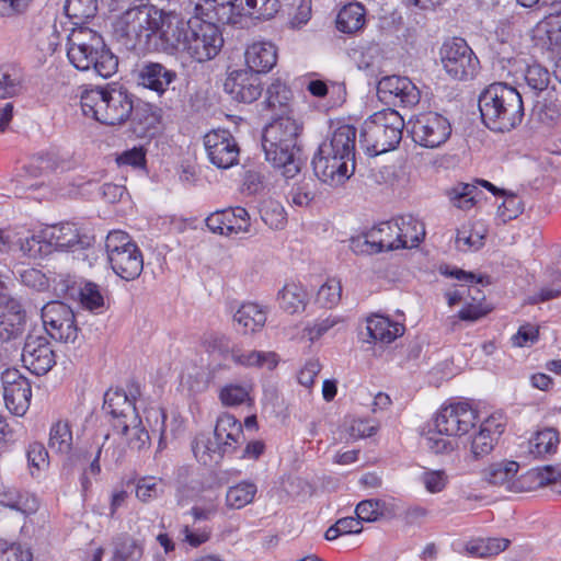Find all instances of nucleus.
Instances as JSON below:
<instances>
[{
    "label": "nucleus",
    "instance_id": "nucleus-1",
    "mask_svg": "<svg viewBox=\"0 0 561 561\" xmlns=\"http://www.w3.org/2000/svg\"><path fill=\"white\" fill-rule=\"evenodd\" d=\"M162 53L186 55L193 61L203 64L213 60L224 46L220 28L213 22L197 16L187 21L174 14L163 34Z\"/></svg>",
    "mask_w": 561,
    "mask_h": 561
},
{
    "label": "nucleus",
    "instance_id": "nucleus-2",
    "mask_svg": "<svg viewBox=\"0 0 561 561\" xmlns=\"http://www.w3.org/2000/svg\"><path fill=\"white\" fill-rule=\"evenodd\" d=\"M174 14L154 5H135L117 16L114 33L129 48L162 53L163 34Z\"/></svg>",
    "mask_w": 561,
    "mask_h": 561
},
{
    "label": "nucleus",
    "instance_id": "nucleus-3",
    "mask_svg": "<svg viewBox=\"0 0 561 561\" xmlns=\"http://www.w3.org/2000/svg\"><path fill=\"white\" fill-rule=\"evenodd\" d=\"M67 57L80 71H92L101 78H110L118 68L117 57L107 48L103 37L91 28L73 30L68 36Z\"/></svg>",
    "mask_w": 561,
    "mask_h": 561
},
{
    "label": "nucleus",
    "instance_id": "nucleus-4",
    "mask_svg": "<svg viewBox=\"0 0 561 561\" xmlns=\"http://www.w3.org/2000/svg\"><path fill=\"white\" fill-rule=\"evenodd\" d=\"M479 110L485 126L500 133L515 128L524 116L522 95L502 82L492 83L481 92Z\"/></svg>",
    "mask_w": 561,
    "mask_h": 561
},
{
    "label": "nucleus",
    "instance_id": "nucleus-5",
    "mask_svg": "<svg viewBox=\"0 0 561 561\" xmlns=\"http://www.w3.org/2000/svg\"><path fill=\"white\" fill-rule=\"evenodd\" d=\"M80 104L85 116L105 125L126 122L134 110L133 95L123 87L85 90L81 94Z\"/></svg>",
    "mask_w": 561,
    "mask_h": 561
},
{
    "label": "nucleus",
    "instance_id": "nucleus-6",
    "mask_svg": "<svg viewBox=\"0 0 561 561\" xmlns=\"http://www.w3.org/2000/svg\"><path fill=\"white\" fill-rule=\"evenodd\" d=\"M355 167V142H320L312 159L314 175L331 188L344 186Z\"/></svg>",
    "mask_w": 561,
    "mask_h": 561
},
{
    "label": "nucleus",
    "instance_id": "nucleus-7",
    "mask_svg": "<svg viewBox=\"0 0 561 561\" xmlns=\"http://www.w3.org/2000/svg\"><path fill=\"white\" fill-rule=\"evenodd\" d=\"M105 248L112 270L122 279L134 280L141 274V251L126 232L111 231L106 237Z\"/></svg>",
    "mask_w": 561,
    "mask_h": 561
},
{
    "label": "nucleus",
    "instance_id": "nucleus-8",
    "mask_svg": "<svg viewBox=\"0 0 561 561\" xmlns=\"http://www.w3.org/2000/svg\"><path fill=\"white\" fill-rule=\"evenodd\" d=\"M440 60L446 73L455 80L473 79L480 69V61L474 51L459 37L444 43L440 48Z\"/></svg>",
    "mask_w": 561,
    "mask_h": 561
},
{
    "label": "nucleus",
    "instance_id": "nucleus-9",
    "mask_svg": "<svg viewBox=\"0 0 561 561\" xmlns=\"http://www.w3.org/2000/svg\"><path fill=\"white\" fill-rule=\"evenodd\" d=\"M399 226L394 219L374 226L363 236L351 239L350 247L356 254H376L402 249Z\"/></svg>",
    "mask_w": 561,
    "mask_h": 561
},
{
    "label": "nucleus",
    "instance_id": "nucleus-10",
    "mask_svg": "<svg viewBox=\"0 0 561 561\" xmlns=\"http://www.w3.org/2000/svg\"><path fill=\"white\" fill-rule=\"evenodd\" d=\"M46 333L56 341L73 343L78 337V327L72 309L61 301H50L41 310Z\"/></svg>",
    "mask_w": 561,
    "mask_h": 561
},
{
    "label": "nucleus",
    "instance_id": "nucleus-11",
    "mask_svg": "<svg viewBox=\"0 0 561 561\" xmlns=\"http://www.w3.org/2000/svg\"><path fill=\"white\" fill-rule=\"evenodd\" d=\"M477 411L467 402H456L442 407L434 419L438 434L461 436L472 428L477 421Z\"/></svg>",
    "mask_w": 561,
    "mask_h": 561
},
{
    "label": "nucleus",
    "instance_id": "nucleus-12",
    "mask_svg": "<svg viewBox=\"0 0 561 561\" xmlns=\"http://www.w3.org/2000/svg\"><path fill=\"white\" fill-rule=\"evenodd\" d=\"M379 100L388 105L402 108H412L421 100V91L408 78L400 76H387L377 84Z\"/></svg>",
    "mask_w": 561,
    "mask_h": 561
},
{
    "label": "nucleus",
    "instance_id": "nucleus-13",
    "mask_svg": "<svg viewBox=\"0 0 561 561\" xmlns=\"http://www.w3.org/2000/svg\"><path fill=\"white\" fill-rule=\"evenodd\" d=\"M1 380L7 409L16 416H23L30 408L32 398L28 379L18 369H7L2 373Z\"/></svg>",
    "mask_w": 561,
    "mask_h": 561
},
{
    "label": "nucleus",
    "instance_id": "nucleus-14",
    "mask_svg": "<svg viewBox=\"0 0 561 561\" xmlns=\"http://www.w3.org/2000/svg\"><path fill=\"white\" fill-rule=\"evenodd\" d=\"M261 146L266 161L282 169L286 179H294L301 171L305 159L297 142H261Z\"/></svg>",
    "mask_w": 561,
    "mask_h": 561
},
{
    "label": "nucleus",
    "instance_id": "nucleus-15",
    "mask_svg": "<svg viewBox=\"0 0 561 561\" xmlns=\"http://www.w3.org/2000/svg\"><path fill=\"white\" fill-rule=\"evenodd\" d=\"M22 362L34 375L47 374L56 364L48 339L45 335L28 334L22 351Z\"/></svg>",
    "mask_w": 561,
    "mask_h": 561
},
{
    "label": "nucleus",
    "instance_id": "nucleus-16",
    "mask_svg": "<svg viewBox=\"0 0 561 561\" xmlns=\"http://www.w3.org/2000/svg\"><path fill=\"white\" fill-rule=\"evenodd\" d=\"M140 396V388L136 382L128 385V392L122 389H110L104 394L103 410L118 424L119 421H138L136 400Z\"/></svg>",
    "mask_w": 561,
    "mask_h": 561
},
{
    "label": "nucleus",
    "instance_id": "nucleus-17",
    "mask_svg": "<svg viewBox=\"0 0 561 561\" xmlns=\"http://www.w3.org/2000/svg\"><path fill=\"white\" fill-rule=\"evenodd\" d=\"M71 425L66 420H58L49 430L48 447L53 453L66 456L67 465L76 466L81 460H89L92 454L85 449H73Z\"/></svg>",
    "mask_w": 561,
    "mask_h": 561
},
{
    "label": "nucleus",
    "instance_id": "nucleus-18",
    "mask_svg": "<svg viewBox=\"0 0 561 561\" xmlns=\"http://www.w3.org/2000/svg\"><path fill=\"white\" fill-rule=\"evenodd\" d=\"M205 222L210 231L221 236L251 232L250 215L243 207L217 210L210 214Z\"/></svg>",
    "mask_w": 561,
    "mask_h": 561
},
{
    "label": "nucleus",
    "instance_id": "nucleus-19",
    "mask_svg": "<svg viewBox=\"0 0 561 561\" xmlns=\"http://www.w3.org/2000/svg\"><path fill=\"white\" fill-rule=\"evenodd\" d=\"M42 239L60 250L87 249L93 241L90 236L82 233L78 226L72 222L51 226L42 232Z\"/></svg>",
    "mask_w": 561,
    "mask_h": 561
},
{
    "label": "nucleus",
    "instance_id": "nucleus-20",
    "mask_svg": "<svg viewBox=\"0 0 561 561\" xmlns=\"http://www.w3.org/2000/svg\"><path fill=\"white\" fill-rule=\"evenodd\" d=\"M225 91L233 100L243 103H252L257 100L263 91L261 78L257 73L240 70L233 71L225 81Z\"/></svg>",
    "mask_w": 561,
    "mask_h": 561
},
{
    "label": "nucleus",
    "instance_id": "nucleus-21",
    "mask_svg": "<svg viewBox=\"0 0 561 561\" xmlns=\"http://www.w3.org/2000/svg\"><path fill=\"white\" fill-rule=\"evenodd\" d=\"M25 312L19 300L0 294V341L7 342L22 334Z\"/></svg>",
    "mask_w": 561,
    "mask_h": 561
},
{
    "label": "nucleus",
    "instance_id": "nucleus-22",
    "mask_svg": "<svg viewBox=\"0 0 561 561\" xmlns=\"http://www.w3.org/2000/svg\"><path fill=\"white\" fill-rule=\"evenodd\" d=\"M505 420L502 414H493L485 419L471 440V454L478 459L489 455L499 437L504 432Z\"/></svg>",
    "mask_w": 561,
    "mask_h": 561
},
{
    "label": "nucleus",
    "instance_id": "nucleus-23",
    "mask_svg": "<svg viewBox=\"0 0 561 561\" xmlns=\"http://www.w3.org/2000/svg\"><path fill=\"white\" fill-rule=\"evenodd\" d=\"M176 80L178 72L160 62H145L137 72L138 84L156 92L158 95L164 94Z\"/></svg>",
    "mask_w": 561,
    "mask_h": 561
},
{
    "label": "nucleus",
    "instance_id": "nucleus-24",
    "mask_svg": "<svg viewBox=\"0 0 561 561\" xmlns=\"http://www.w3.org/2000/svg\"><path fill=\"white\" fill-rule=\"evenodd\" d=\"M519 465L513 460H501L488 466L482 474L483 479L496 486H504L508 491H518L520 486L517 484L516 476Z\"/></svg>",
    "mask_w": 561,
    "mask_h": 561
},
{
    "label": "nucleus",
    "instance_id": "nucleus-25",
    "mask_svg": "<svg viewBox=\"0 0 561 561\" xmlns=\"http://www.w3.org/2000/svg\"><path fill=\"white\" fill-rule=\"evenodd\" d=\"M250 71L260 75L270 71L277 61V50L271 42H254L245 50Z\"/></svg>",
    "mask_w": 561,
    "mask_h": 561
},
{
    "label": "nucleus",
    "instance_id": "nucleus-26",
    "mask_svg": "<svg viewBox=\"0 0 561 561\" xmlns=\"http://www.w3.org/2000/svg\"><path fill=\"white\" fill-rule=\"evenodd\" d=\"M25 88L24 69L15 62L0 65V99H11L20 95Z\"/></svg>",
    "mask_w": 561,
    "mask_h": 561
},
{
    "label": "nucleus",
    "instance_id": "nucleus-27",
    "mask_svg": "<svg viewBox=\"0 0 561 561\" xmlns=\"http://www.w3.org/2000/svg\"><path fill=\"white\" fill-rule=\"evenodd\" d=\"M16 236L18 233L11 230L0 229V253H7L18 244L20 251L28 257L37 259L43 254V240L39 236L31 234L19 239Z\"/></svg>",
    "mask_w": 561,
    "mask_h": 561
},
{
    "label": "nucleus",
    "instance_id": "nucleus-28",
    "mask_svg": "<svg viewBox=\"0 0 561 561\" xmlns=\"http://www.w3.org/2000/svg\"><path fill=\"white\" fill-rule=\"evenodd\" d=\"M242 437V425L232 414L224 413L217 419L214 438L224 446V449H233Z\"/></svg>",
    "mask_w": 561,
    "mask_h": 561
},
{
    "label": "nucleus",
    "instance_id": "nucleus-29",
    "mask_svg": "<svg viewBox=\"0 0 561 561\" xmlns=\"http://www.w3.org/2000/svg\"><path fill=\"white\" fill-rule=\"evenodd\" d=\"M366 23V10L359 2H351L344 5L336 16V27L340 32L353 34L364 27Z\"/></svg>",
    "mask_w": 561,
    "mask_h": 561
},
{
    "label": "nucleus",
    "instance_id": "nucleus-30",
    "mask_svg": "<svg viewBox=\"0 0 561 561\" xmlns=\"http://www.w3.org/2000/svg\"><path fill=\"white\" fill-rule=\"evenodd\" d=\"M114 430L126 437L128 447L133 450H144L150 446V436L148 431L142 426L141 420L138 421H119L118 424H113Z\"/></svg>",
    "mask_w": 561,
    "mask_h": 561
},
{
    "label": "nucleus",
    "instance_id": "nucleus-31",
    "mask_svg": "<svg viewBox=\"0 0 561 561\" xmlns=\"http://www.w3.org/2000/svg\"><path fill=\"white\" fill-rule=\"evenodd\" d=\"M209 161L219 169H229L238 163V142H204Z\"/></svg>",
    "mask_w": 561,
    "mask_h": 561
},
{
    "label": "nucleus",
    "instance_id": "nucleus-32",
    "mask_svg": "<svg viewBox=\"0 0 561 561\" xmlns=\"http://www.w3.org/2000/svg\"><path fill=\"white\" fill-rule=\"evenodd\" d=\"M302 125L288 116H279L265 126L262 140H290L301 135Z\"/></svg>",
    "mask_w": 561,
    "mask_h": 561
},
{
    "label": "nucleus",
    "instance_id": "nucleus-33",
    "mask_svg": "<svg viewBox=\"0 0 561 561\" xmlns=\"http://www.w3.org/2000/svg\"><path fill=\"white\" fill-rule=\"evenodd\" d=\"M367 332L373 341H380L382 343H390L398 336H401L404 327L391 322L388 318L381 316H374L367 320Z\"/></svg>",
    "mask_w": 561,
    "mask_h": 561
},
{
    "label": "nucleus",
    "instance_id": "nucleus-34",
    "mask_svg": "<svg viewBox=\"0 0 561 561\" xmlns=\"http://www.w3.org/2000/svg\"><path fill=\"white\" fill-rule=\"evenodd\" d=\"M233 320L242 328L243 333H254L266 322V312L254 302H247L236 311Z\"/></svg>",
    "mask_w": 561,
    "mask_h": 561
},
{
    "label": "nucleus",
    "instance_id": "nucleus-35",
    "mask_svg": "<svg viewBox=\"0 0 561 561\" xmlns=\"http://www.w3.org/2000/svg\"><path fill=\"white\" fill-rule=\"evenodd\" d=\"M277 300L280 309L294 314L305 310L308 294L300 284L287 283L278 291Z\"/></svg>",
    "mask_w": 561,
    "mask_h": 561
},
{
    "label": "nucleus",
    "instance_id": "nucleus-36",
    "mask_svg": "<svg viewBox=\"0 0 561 561\" xmlns=\"http://www.w3.org/2000/svg\"><path fill=\"white\" fill-rule=\"evenodd\" d=\"M415 133H421L424 139L433 137L437 140H448L451 135V125L449 121L440 114H430L423 121H419L414 126Z\"/></svg>",
    "mask_w": 561,
    "mask_h": 561
},
{
    "label": "nucleus",
    "instance_id": "nucleus-37",
    "mask_svg": "<svg viewBox=\"0 0 561 561\" xmlns=\"http://www.w3.org/2000/svg\"><path fill=\"white\" fill-rule=\"evenodd\" d=\"M486 229L480 224H465L457 229L456 247L462 252L477 251L484 244Z\"/></svg>",
    "mask_w": 561,
    "mask_h": 561
},
{
    "label": "nucleus",
    "instance_id": "nucleus-38",
    "mask_svg": "<svg viewBox=\"0 0 561 561\" xmlns=\"http://www.w3.org/2000/svg\"><path fill=\"white\" fill-rule=\"evenodd\" d=\"M399 226L400 239L403 243L402 249H412L420 244L425 236L423 222L411 215L394 219Z\"/></svg>",
    "mask_w": 561,
    "mask_h": 561
},
{
    "label": "nucleus",
    "instance_id": "nucleus-39",
    "mask_svg": "<svg viewBox=\"0 0 561 561\" xmlns=\"http://www.w3.org/2000/svg\"><path fill=\"white\" fill-rule=\"evenodd\" d=\"M192 450L199 462L210 465L221 458L222 454L228 449H224V446L217 439L213 440L210 437L202 434L195 437Z\"/></svg>",
    "mask_w": 561,
    "mask_h": 561
},
{
    "label": "nucleus",
    "instance_id": "nucleus-40",
    "mask_svg": "<svg viewBox=\"0 0 561 561\" xmlns=\"http://www.w3.org/2000/svg\"><path fill=\"white\" fill-rule=\"evenodd\" d=\"M176 500L179 505H185L195 499L201 491V482L194 477L188 467H181L176 473Z\"/></svg>",
    "mask_w": 561,
    "mask_h": 561
},
{
    "label": "nucleus",
    "instance_id": "nucleus-41",
    "mask_svg": "<svg viewBox=\"0 0 561 561\" xmlns=\"http://www.w3.org/2000/svg\"><path fill=\"white\" fill-rule=\"evenodd\" d=\"M511 541L505 538H476L466 543V551L472 557L486 558L507 549Z\"/></svg>",
    "mask_w": 561,
    "mask_h": 561
},
{
    "label": "nucleus",
    "instance_id": "nucleus-42",
    "mask_svg": "<svg viewBox=\"0 0 561 561\" xmlns=\"http://www.w3.org/2000/svg\"><path fill=\"white\" fill-rule=\"evenodd\" d=\"M559 433L554 428L538 431L529 440V453L535 457H545L557 451Z\"/></svg>",
    "mask_w": 561,
    "mask_h": 561
},
{
    "label": "nucleus",
    "instance_id": "nucleus-43",
    "mask_svg": "<svg viewBox=\"0 0 561 561\" xmlns=\"http://www.w3.org/2000/svg\"><path fill=\"white\" fill-rule=\"evenodd\" d=\"M232 360L244 367H265L270 370L277 365L276 354L263 351L233 352Z\"/></svg>",
    "mask_w": 561,
    "mask_h": 561
},
{
    "label": "nucleus",
    "instance_id": "nucleus-44",
    "mask_svg": "<svg viewBox=\"0 0 561 561\" xmlns=\"http://www.w3.org/2000/svg\"><path fill=\"white\" fill-rule=\"evenodd\" d=\"M257 492L253 482L242 481L230 486L226 493V505L231 510H240L252 503Z\"/></svg>",
    "mask_w": 561,
    "mask_h": 561
},
{
    "label": "nucleus",
    "instance_id": "nucleus-45",
    "mask_svg": "<svg viewBox=\"0 0 561 561\" xmlns=\"http://www.w3.org/2000/svg\"><path fill=\"white\" fill-rule=\"evenodd\" d=\"M65 160L59 159L54 153H43L33 158L32 161L24 167V171L30 178H39L57 171L58 169H65Z\"/></svg>",
    "mask_w": 561,
    "mask_h": 561
},
{
    "label": "nucleus",
    "instance_id": "nucleus-46",
    "mask_svg": "<svg viewBox=\"0 0 561 561\" xmlns=\"http://www.w3.org/2000/svg\"><path fill=\"white\" fill-rule=\"evenodd\" d=\"M133 131L137 138L151 140L157 136L159 118L147 110H136L131 121Z\"/></svg>",
    "mask_w": 561,
    "mask_h": 561
},
{
    "label": "nucleus",
    "instance_id": "nucleus-47",
    "mask_svg": "<svg viewBox=\"0 0 561 561\" xmlns=\"http://www.w3.org/2000/svg\"><path fill=\"white\" fill-rule=\"evenodd\" d=\"M144 556L142 545L130 536L116 539L115 550L111 561H140Z\"/></svg>",
    "mask_w": 561,
    "mask_h": 561
},
{
    "label": "nucleus",
    "instance_id": "nucleus-48",
    "mask_svg": "<svg viewBox=\"0 0 561 561\" xmlns=\"http://www.w3.org/2000/svg\"><path fill=\"white\" fill-rule=\"evenodd\" d=\"M96 0H66L65 12L73 24H82L95 16Z\"/></svg>",
    "mask_w": 561,
    "mask_h": 561
},
{
    "label": "nucleus",
    "instance_id": "nucleus-49",
    "mask_svg": "<svg viewBox=\"0 0 561 561\" xmlns=\"http://www.w3.org/2000/svg\"><path fill=\"white\" fill-rule=\"evenodd\" d=\"M291 90L279 79L273 81L266 90V106L271 110H279L286 113L291 101Z\"/></svg>",
    "mask_w": 561,
    "mask_h": 561
},
{
    "label": "nucleus",
    "instance_id": "nucleus-50",
    "mask_svg": "<svg viewBox=\"0 0 561 561\" xmlns=\"http://www.w3.org/2000/svg\"><path fill=\"white\" fill-rule=\"evenodd\" d=\"M243 8L242 18L249 15L254 19H272L279 10L278 0H239Z\"/></svg>",
    "mask_w": 561,
    "mask_h": 561
},
{
    "label": "nucleus",
    "instance_id": "nucleus-51",
    "mask_svg": "<svg viewBox=\"0 0 561 561\" xmlns=\"http://www.w3.org/2000/svg\"><path fill=\"white\" fill-rule=\"evenodd\" d=\"M524 479L536 483V486L551 484L553 491L561 493V473L551 466L533 469L524 477Z\"/></svg>",
    "mask_w": 561,
    "mask_h": 561
},
{
    "label": "nucleus",
    "instance_id": "nucleus-52",
    "mask_svg": "<svg viewBox=\"0 0 561 561\" xmlns=\"http://www.w3.org/2000/svg\"><path fill=\"white\" fill-rule=\"evenodd\" d=\"M2 502L5 506L23 514H30L37 510V501L34 496L15 490L5 491Z\"/></svg>",
    "mask_w": 561,
    "mask_h": 561
},
{
    "label": "nucleus",
    "instance_id": "nucleus-53",
    "mask_svg": "<svg viewBox=\"0 0 561 561\" xmlns=\"http://www.w3.org/2000/svg\"><path fill=\"white\" fill-rule=\"evenodd\" d=\"M477 187L469 183H459L450 188L447 194L450 203L462 210H468L474 205V192Z\"/></svg>",
    "mask_w": 561,
    "mask_h": 561
},
{
    "label": "nucleus",
    "instance_id": "nucleus-54",
    "mask_svg": "<svg viewBox=\"0 0 561 561\" xmlns=\"http://www.w3.org/2000/svg\"><path fill=\"white\" fill-rule=\"evenodd\" d=\"M219 398L227 407L243 404L250 400V387L241 383H228L221 388Z\"/></svg>",
    "mask_w": 561,
    "mask_h": 561
},
{
    "label": "nucleus",
    "instance_id": "nucleus-55",
    "mask_svg": "<svg viewBox=\"0 0 561 561\" xmlns=\"http://www.w3.org/2000/svg\"><path fill=\"white\" fill-rule=\"evenodd\" d=\"M262 220L272 229H282L286 224V213L284 207L275 201L264 203L261 208Z\"/></svg>",
    "mask_w": 561,
    "mask_h": 561
},
{
    "label": "nucleus",
    "instance_id": "nucleus-56",
    "mask_svg": "<svg viewBox=\"0 0 561 561\" xmlns=\"http://www.w3.org/2000/svg\"><path fill=\"white\" fill-rule=\"evenodd\" d=\"M32 550L18 542L0 540V561H32Z\"/></svg>",
    "mask_w": 561,
    "mask_h": 561
},
{
    "label": "nucleus",
    "instance_id": "nucleus-57",
    "mask_svg": "<svg viewBox=\"0 0 561 561\" xmlns=\"http://www.w3.org/2000/svg\"><path fill=\"white\" fill-rule=\"evenodd\" d=\"M342 285L336 278H330L318 290L317 300L325 308H332L341 300Z\"/></svg>",
    "mask_w": 561,
    "mask_h": 561
},
{
    "label": "nucleus",
    "instance_id": "nucleus-58",
    "mask_svg": "<svg viewBox=\"0 0 561 561\" xmlns=\"http://www.w3.org/2000/svg\"><path fill=\"white\" fill-rule=\"evenodd\" d=\"M80 301L84 308L91 311L99 310L104 306V297L99 286L91 282L80 288Z\"/></svg>",
    "mask_w": 561,
    "mask_h": 561
},
{
    "label": "nucleus",
    "instance_id": "nucleus-59",
    "mask_svg": "<svg viewBox=\"0 0 561 561\" xmlns=\"http://www.w3.org/2000/svg\"><path fill=\"white\" fill-rule=\"evenodd\" d=\"M61 36L60 33L57 31L56 25H50L39 33L36 44L38 49L43 53L45 56L53 55L57 47L60 45Z\"/></svg>",
    "mask_w": 561,
    "mask_h": 561
},
{
    "label": "nucleus",
    "instance_id": "nucleus-60",
    "mask_svg": "<svg viewBox=\"0 0 561 561\" xmlns=\"http://www.w3.org/2000/svg\"><path fill=\"white\" fill-rule=\"evenodd\" d=\"M502 196L504 197V202L499 207V213L504 221L512 220L524 211V204L516 194L502 191Z\"/></svg>",
    "mask_w": 561,
    "mask_h": 561
},
{
    "label": "nucleus",
    "instance_id": "nucleus-61",
    "mask_svg": "<svg viewBox=\"0 0 561 561\" xmlns=\"http://www.w3.org/2000/svg\"><path fill=\"white\" fill-rule=\"evenodd\" d=\"M549 72L540 65H531L526 69L525 80L527 85L534 91H542L549 84Z\"/></svg>",
    "mask_w": 561,
    "mask_h": 561
},
{
    "label": "nucleus",
    "instance_id": "nucleus-62",
    "mask_svg": "<svg viewBox=\"0 0 561 561\" xmlns=\"http://www.w3.org/2000/svg\"><path fill=\"white\" fill-rule=\"evenodd\" d=\"M28 465L36 470H45L49 466V457L46 447L39 442H33L26 450Z\"/></svg>",
    "mask_w": 561,
    "mask_h": 561
},
{
    "label": "nucleus",
    "instance_id": "nucleus-63",
    "mask_svg": "<svg viewBox=\"0 0 561 561\" xmlns=\"http://www.w3.org/2000/svg\"><path fill=\"white\" fill-rule=\"evenodd\" d=\"M421 481L428 492L438 493L445 489L448 477L444 470H425Z\"/></svg>",
    "mask_w": 561,
    "mask_h": 561
},
{
    "label": "nucleus",
    "instance_id": "nucleus-64",
    "mask_svg": "<svg viewBox=\"0 0 561 561\" xmlns=\"http://www.w3.org/2000/svg\"><path fill=\"white\" fill-rule=\"evenodd\" d=\"M290 198L293 204L306 207L309 206L310 203L314 199L316 193L311 187V184L309 182H301L296 184L290 193Z\"/></svg>",
    "mask_w": 561,
    "mask_h": 561
}]
</instances>
